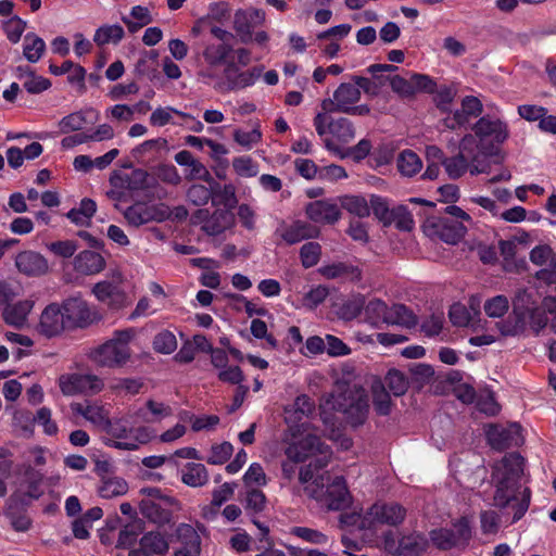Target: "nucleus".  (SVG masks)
I'll return each instance as SVG.
<instances>
[{
  "label": "nucleus",
  "instance_id": "9d476101",
  "mask_svg": "<svg viewBox=\"0 0 556 556\" xmlns=\"http://www.w3.org/2000/svg\"><path fill=\"white\" fill-rule=\"evenodd\" d=\"M64 395L96 394L103 389V381L96 375L67 374L59 378Z\"/></svg>",
  "mask_w": 556,
  "mask_h": 556
},
{
  "label": "nucleus",
  "instance_id": "bf43d9fd",
  "mask_svg": "<svg viewBox=\"0 0 556 556\" xmlns=\"http://www.w3.org/2000/svg\"><path fill=\"white\" fill-rule=\"evenodd\" d=\"M477 139L478 137L475 135V132L465 135L460 140L458 153L462 154L467 160L477 162L478 150L481 151L480 141H478Z\"/></svg>",
  "mask_w": 556,
  "mask_h": 556
},
{
  "label": "nucleus",
  "instance_id": "473e14b6",
  "mask_svg": "<svg viewBox=\"0 0 556 556\" xmlns=\"http://www.w3.org/2000/svg\"><path fill=\"white\" fill-rule=\"evenodd\" d=\"M328 131L342 143H348L355 138L354 125L346 117L330 118Z\"/></svg>",
  "mask_w": 556,
  "mask_h": 556
},
{
  "label": "nucleus",
  "instance_id": "c756f323",
  "mask_svg": "<svg viewBox=\"0 0 556 556\" xmlns=\"http://www.w3.org/2000/svg\"><path fill=\"white\" fill-rule=\"evenodd\" d=\"M396 166L401 175L405 177H413L421 170L422 161L416 152L406 149L399 154L396 159Z\"/></svg>",
  "mask_w": 556,
  "mask_h": 556
},
{
  "label": "nucleus",
  "instance_id": "f3484780",
  "mask_svg": "<svg viewBox=\"0 0 556 556\" xmlns=\"http://www.w3.org/2000/svg\"><path fill=\"white\" fill-rule=\"evenodd\" d=\"M305 213L313 223L317 224H334L341 217L338 205L327 200L308 203Z\"/></svg>",
  "mask_w": 556,
  "mask_h": 556
},
{
  "label": "nucleus",
  "instance_id": "5701e85b",
  "mask_svg": "<svg viewBox=\"0 0 556 556\" xmlns=\"http://www.w3.org/2000/svg\"><path fill=\"white\" fill-rule=\"evenodd\" d=\"M75 269L85 275H94L103 270L105 266L104 257L94 251H81L75 257Z\"/></svg>",
  "mask_w": 556,
  "mask_h": 556
},
{
  "label": "nucleus",
  "instance_id": "7ed1b4c3",
  "mask_svg": "<svg viewBox=\"0 0 556 556\" xmlns=\"http://www.w3.org/2000/svg\"><path fill=\"white\" fill-rule=\"evenodd\" d=\"M132 336L131 329L115 331L111 339L92 352V359L102 367H123L131 356L129 342Z\"/></svg>",
  "mask_w": 556,
  "mask_h": 556
},
{
  "label": "nucleus",
  "instance_id": "72a5a7b5",
  "mask_svg": "<svg viewBox=\"0 0 556 556\" xmlns=\"http://www.w3.org/2000/svg\"><path fill=\"white\" fill-rule=\"evenodd\" d=\"M46 51L45 40L35 33H28L24 37L23 55L30 63H37Z\"/></svg>",
  "mask_w": 556,
  "mask_h": 556
},
{
  "label": "nucleus",
  "instance_id": "a19ab883",
  "mask_svg": "<svg viewBox=\"0 0 556 556\" xmlns=\"http://www.w3.org/2000/svg\"><path fill=\"white\" fill-rule=\"evenodd\" d=\"M364 307V296L361 294L353 295L345 300L336 311L338 318L350 321L356 318Z\"/></svg>",
  "mask_w": 556,
  "mask_h": 556
},
{
  "label": "nucleus",
  "instance_id": "09e8293b",
  "mask_svg": "<svg viewBox=\"0 0 556 556\" xmlns=\"http://www.w3.org/2000/svg\"><path fill=\"white\" fill-rule=\"evenodd\" d=\"M330 483V476L328 472L316 476V478L304 488V492L311 497L320 503L327 495V484Z\"/></svg>",
  "mask_w": 556,
  "mask_h": 556
},
{
  "label": "nucleus",
  "instance_id": "6e6552de",
  "mask_svg": "<svg viewBox=\"0 0 556 556\" xmlns=\"http://www.w3.org/2000/svg\"><path fill=\"white\" fill-rule=\"evenodd\" d=\"M60 307L68 330L86 328L99 318L87 302L78 296L66 299Z\"/></svg>",
  "mask_w": 556,
  "mask_h": 556
},
{
  "label": "nucleus",
  "instance_id": "338daca9",
  "mask_svg": "<svg viewBox=\"0 0 556 556\" xmlns=\"http://www.w3.org/2000/svg\"><path fill=\"white\" fill-rule=\"evenodd\" d=\"M374 215L382 222L384 225L391 224V213L392 210L389 208L388 202L386 199L379 195H371L370 198V206Z\"/></svg>",
  "mask_w": 556,
  "mask_h": 556
},
{
  "label": "nucleus",
  "instance_id": "0e129e2a",
  "mask_svg": "<svg viewBox=\"0 0 556 556\" xmlns=\"http://www.w3.org/2000/svg\"><path fill=\"white\" fill-rule=\"evenodd\" d=\"M168 142L164 138L146 140L132 149L131 154L136 160L142 159L147 153L160 150H166Z\"/></svg>",
  "mask_w": 556,
  "mask_h": 556
},
{
  "label": "nucleus",
  "instance_id": "39448f33",
  "mask_svg": "<svg viewBox=\"0 0 556 556\" xmlns=\"http://www.w3.org/2000/svg\"><path fill=\"white\" fill-rule=\"evenodd\" d=\"M262 68L253 67L248 71H241L233 61L226 63L222 73V78L213 84V89L218 93L225 94L238 91L247 87L253 86L260 78Z\"/></svg>",
  "mask_w": 556,
  "mask_h": 556
},
{
  "label": "nucleus",
  "instance_id": "aec40b11",
  "mask_svg": "<svg viewBox=\"0 0 556 556\" xmlns=\"http://www.w3.org/2000/svg\"><path fill=\"white\" fill-rule=\"evenodd\" d=\"M177 536L182 543V547L175 552V556H199L201 552V539L197 531L186 523L177 528Z\"/></svg>",
  "mask_w": 556,
  "mask_h": 556
},
{
  "label": "nucleus",
  "instance_id": "c85d7f7f",
  "mask_svg": "<svg viewBox=\"0 0 556 556\" xmlns=\"http://www.w3.org/2000/svg\"><path fill=\"white\" fill-rule=\"evenodd\" d=\"M315 410V403L313 400L305 395H299L292 405V409L286 410V421L287 422H299L304 417H309Z\"/></svg>",
  "mask_w": 556,
  "mask_h": 556
},
{
  "label": "nucleus",
  "instance_id": "bb28decb",
  "mask_svg": "<svg viewBox=\"0 0 556 556\" xmlns=\"http://www.w3.org/2000/svg\"><path fill=\"white\" fill-rule=\"evenodd\" d=\"M31 308L33 303L30 301H20L13 305L4 307L2 316L8 325L21 328L25 324L27 315L30 313Z\"/></svg>",
  "mask_w": 556,
  "mask_h": 556
},
{
  "label": "nucleus",
  "instance_id": "ddd939ff",
  "mask_svg": "<svg viewBox=\"0 0 556 556\" xmlns=\"http://www.w3.org/2000/svg\"><path fill=\"white\" fill-rule=\"evenodd\" d=\"M521 430V426L518 424H511L507 427L494 426L488 432L489 443L497 451L519 446L523 443Z\"/></svg>",
  "mask_w": 556,
  "mask_h": 556
},
{
  "label": "nucleus",
  "instance_id": "49530a36",
  "mask_svg": "<svg viewBox=\"0 0 556 556\" xmlns=\"http://www.w3.org/2000/svg\"><path fill=\"white\" fill-rule=\"evenodd\" d=\"M231 50L228 43L208 45L203 51V58L208 65L216 66L226 61Z\"/></svg>",
  "mask_w": 556,
  "mask_h": 556
},
{
  "label": "nucleus",
  "instance_id": "6e6d98bb",
  "mask_svg": "<svg viewBox=\"0 0 556 556\" xmlns=\"http://www.w3.org/2000/svg\"><path fill=\"white\" fill-rule=\"evenodd\" d=\"M452 525V530H454V538L457 546L468 545L472 535L471 522L469 518L463 516L459 519L455 520Z\"/></svg>",
  "mask_w": 556,
  "mask_h": 556
},
{
  "label": "nucleus",
  "instance_id": "13d9d810",
  "mask_svg": "<svg viewBox=\"0 0 556 556\" xmlns=\"http://www.w3.org/2000/svg\"><path fill=\"white\" fill-rule=\"evenodd\" d=\"M321 247L317 242H307L300 249V257L303 267L311 268L315 266L320 258Z\"/></svg>",
  "mask_w": 556,
  "mask_h": 556
},
{
  "label": "nucleus",
  "instance_id": "3c124183",
  "mask_svg": "<svg viewBox=\"0 0 556 556\" xmlns=\"http://www.w3.org/2000/svg\"><path fill=\"white\" fill-rule=\"evenodd\" d=\"M319 271L327 279H336L345 275H352L356 278L361 277V271L357 267L348 265L345 263H337L323 266Z\"/></svg>",
  "mask_w": 556,
  "mask_h": 556
},
{
  "label": "nucleus",
  "instance_id": "8fccbe9b",
  "mask_svg": "<svg viewBox=\"0 0 556 556\" xmlns=\"http://www.w3.org/2000/svg\"><path fill=\"white\" fill-rule=\"evenodd\" d=\"M443 166L451 179H457L469 168V160L458 153L455 156L444 159Z\"/></svg>",
  "mask_w": 556,
  "mask_h": 556
},
{
  "label": "nucleus",
  "instance_id": "f8f14e48",
  "mask_svg": "<svg viewBox=\"0 0 556 556\" xmlns=\"http://www.w3.org/2000/svg\"><path fill=\"white\" fill-rule=\"evenodd\" d=\"M265 22V12L261 9L249 8L238 10L233 16V29L243 43L250 42L253 29Z\"/></svg>",
  "mask_w": 556,
  "mask_h": 556
},
{
  "label": "nucleus",
  "instance_id": "c9c22d12",
  "mask_svg": "<svg viewBox=\"0 0 556 556\" xmlns=\"http://www.w3.org/2000/svg\"><path fill=\"white\" fill-rule=\"evenodd\" d=\"M383 383L394 396L404 395L410 386L409 378L396 368H392L387 372Z\"/></svg>",
  "mask_w": 556,
  "mask_h": 556
},
{
  "label": "nucleus",
  "instance_id": "4c0bfd02",
  "mask_svg": "<svg viewBox=\"0 0 556 556\" xmlns=\"http://www.w3.org/2000/svg\"><path fill=\"white\" fill-rule=\"evenodd\" d=\"M181 480L189 486L198 488L206 484L208 473L203 464L189 463L186 466V471L182 473Z\"/></svg>",
  "mask_w": 556,
  "mask_h": 556
},
{
  "label": "nucleus",
  "instance_id": "4468645a",
  "mask_svg": "<svg viewBox=\"0 0 556 556\" xmlns=\"http://www.w3.org/2000/svg\"><path fill=\"white\" fill-rule=\"evenodd\" d=\"M68 330L59 304H49L41 313L37 331L46 338H53Z\"/></svg>",
  "mask_w": 556,
  "mask_h": 556
},
{
  "label": "nucleus",
  "instance_id": "e2e57ef3",
  "mask_svg": "<svg viewBox=\"0 0 556 556\" xmlns=\"http://www.w3.org/2000/svg\"><path fill=\"white\" fill-rule=\"evenodd\" d=\"M87 121L81 112H74L64 116L59 122L60 131L62 134H68L72 131L80 130L85 127Z\"/></svg>",
  "mask_w": 556,
  "mask_h": 556
},
{
  "label": "nucleus",
  "instance_id": "1a4fd4ad",
  "mask_svg": "<svg viewBox=\"0 0 556 556\" xmlns=\"http://www.w3.org/2000/svg\"><path fill=\"white\" fill-rule=\"evenodd\" d=\"M430 236L438 237L448 244H457L467 232V227L460 220L451 217H431L425 224Z\"/></svg>",
  "mask_w": 556,
  "mask_h": 556
},
{
  "label": "nucleus",
  "instance_id": "4d7b16f0",
  "mask_svg": "<svg viewBox=\"0 0 556 556\" xmlns=\"http://www.w3.org/2000/svg\"><path fill=\"white\" fill-rule=\"evenodd\" d=\"M212 182L210 184V188L195 184L190 186L187 190V199L195 206L205 205L210 200H212Z\"/></svg>",
  "mask_w": 556,
  "mask_h": 556
},
{
  "label": "nucleus",
  "instance_id": "5fc2aeb1",
  "mask_svg": "<svg viewBox=\"0 0 556 556\" xmlns=\"http://www.w3.org/2000/svg\"><path fill=\"white\" fill-rule=\"evenodd\" d=\"M483 308L489 317L500 318L508 312L509 302L505 295H495L485 301Z\"/></svg>",
  "mask_w": 556,
  "mask_h": 556
},
{
  "label": "nucleus",
  "instance_id": "9b49d317",
  "mask_svg": "<svg viewBox=\"0 0 556 556\" xmlns=\"http://www.w3.org/2000/svg\"><path fill=\"white\" fill-rule=\"evenodd\" d=\"M169 551V535L160 530L147 531L139 539V547L131 548L128 556H164Z\"/></svg>",
  "mask_w": 556,
  "mask_h": 556
},
{
  "label": "nucleus",
  "instance_id": "a878e982",
  "mask_svg": "<svg viewBox=\"0 0 556 556\" xmlns=\"http://www.w3.org/2000/svg\"><path fill=\"white\" fill-rule=\"evenodd\" d=\"M213 205H224V208L232 211L238 204L236 187L232 184L220 186L213 179L212 182Z\"/></svg>",
  "mask_w": 556,
  "mask_h": 556
},
{
  "label": "nucleus",
  "instance_id": "2f4dec72",
  "mask_svg": "<svg viewBox=\"0 0 556 556\" xmlns=\"http://www.w3.org/2000/svg\"><path fill=\"white\" fill-rule=\"evenodd\" d=\"M372 406L378 415L388 416L392 409V401L384 383L380 380L371 386Z\"/></svg>",
  "mask_w": 556,
  "mask_h": 556
},
{
  "label": "nucleus",
  "instance_id": "79ce46f5",
  "mask_svg": "<svg viewBox=\"0 0 556 556\" xmlns=\"http://www.w3.org/2000/svg\"><path fill=\"white\" fill-rule=\"evenodd\" d=\"M341 207L359 218L370 214V207L365 198L361 195H344L340 198Z\"/></svg>",
  "mask_w": 556,
  "mask_h": 556
},
{
  "label": "nucleus",
  "instance_id": "e433bc0d",
  "mask_svg": "<svg viewBox=\"0 0 556 556\" xmlns=\"http://www.w3.org/2000/svg\"><path fill=\"white\" fill-rule=\"evenodd\" d=\"M363 309L366 320L372 326L378 327L380 324H386L389 306L383 301L370 300L367 304L364 303Z\"/></svg>",
  "mask_w": 556,
  "mask_h": 556
},
{
  "label": "nucleus",
  "instance_id": "b1692460",
  "mask_svg": "<svg viewBox=\"0 0 556 556\" xmlns=\"http://www.w3.org/2000/svg\"><path fill=\"white\" fill-rule=\"evenodd\" d=\"M386 324L409 329L414 328L418 324V318L406 305L399 303L389 307Z\"/></svg>",
  "mask_w": 556,
  "mask_h": 556
},
{
  "label": "nucleus",
  "instance_id": "680f3d73",
  "mask_svg": "<svg viewBox=\"0 0 556 556\" xmlns=\"http://www.w3.org/2000/svg\"><path fill=\"white\" fill-rule=\"evenodd\" d=\"M26 26V22L17 15L12 16L3 23L4 33L12 43H17L20 41Z\"/></svg>",
  "mask_w": 556,
  "mask_h": 556
},
{
  "label": "nucleus",
  "instance_id": "f704fd0d",
  "mask_svg": "<svg viewBox=\"0 0 556 556\" xmlns=\"http://www.w3.org/2000/svg\"><path fill=\"white\" fill-rule=\"evenodd\" d=\"M333 97L342 105L343 113L353 104H356L362 97L359 88L355 84L342 83L333 92Z\"/></svg>",
  "mask_w": 556,
  "mask_h": 556
},
{
  "label": "nucleus",
  "instance_id": "f03ea898",
  "mask_svg": "<svg viewBox=\"0 0 556 556\" xmlns=\"http://www.w3.org/2000/svg\"><path fill=\"white\" fill-rule=\"evenodd\" d=\"M547 313L543 303L538 305L532 293L520 289L513 299L510 314L495 326L503 337L519 336L526 331L528 325L535 334H539L547 326Z\"/></svg>",
  "mask_w": 556,
  "mask_h": 556
},
{
  "label": "nucleus",
  "instance_id": "c03bdc74",
  "mask_svg": "<svg viewBox=\"0 0 556 556\" xmlns=\"http://www.w3.org/2000/svg\"><path fill=\"white\" fill-rule=\"evenodd\" d=\"M24 483L26 484L25 494L30 498H39L42 494L40 484L42 482V475L36 470L31 465L24 466Z\"/></svg>",
  "mask_w": 556,
  "mask_h": 556
},
{
  "label": "nucleus",
  "instance_id": "864d4df0",
  "mask_svg": "<svg viewBox=\"0 0 556 556\" xmlns=\"http://www.w3.org/2000/svg\"><path fill=\"white\" fill-rule=\"evenodd\" d=\"M391 218V224L394 223L400 230L410 231L415 226L413 215L405 205L393 207Z\"/></svg>",
  "mask_w": 556,
  "mask_h": 556
},
{
  "label": "nucleus",
  "instance_id": "de8ad7c7",
  "mask_svg": "<svg viewBox=\"0 0 556 556\" xmlns=\"http://www.w3.org/2000/svg\"><path fill=\"white\" fill-rule=\"evenodd\" d=\"M128 490L127 482L122 478H110L102 482L98 492L103 498H112L125 494Z\"/></svg>",
  "mask_w": 556,
  "mask_h": 556
},
{
  "label": "nucleus",
  "instance_id": "37998d69",
  "mask_svg": "<svg viewBox=\"0 0 556 556\" xmlns=\"http://www.w3.org/2000/svg\"><path fill=\"white\" fill-rule=\"evenodd\" d=\"M124 29L121 25H104L96 30L93 41L98 46H104L110 42L117 43L124 37Z\"/></svg>",
  "mask_w": 556,
  "mask_h": 556
},
{
  "label": "nucleus",
  "instance_id": "774afa93",
  "mask_svg": "<svg viewBox=\"0 0 556 556\" xmlns=\"http://www.w3.org/2000/svg\"><path fill=\"white\" fill-rule=\"evenodd\" d=\"M233 452V446L230 442H223L220 444L213 445L211 448V456L206 459L208 464L222 465L226 463Z\"/></svg>",
  "mask_w": 556,
  "mask_h": 556
},
{
  "label": "nucleus",
  "instance_id": "58836bf2",
  "mask_svg": "<svg viewBox=\"0 0 556 556\" xmlns=\"http://www.w3.org/2000/svg\"><path fill=\"white\" fill-rule=\"evenodd\" d=\"M141 515L153 523L164 525L169 521L170 514L152 500H142L140 502Z\"/></svg>",
  "mask_w": 556,
  "mask_h": 556
},
{
  "label": "nucleus",
  "instance_id": "0eeeda50",
  "mask_svg": "<svg viewBox=\"0 0 556 556\" xmlns=\"http://www.w3.org/2000/svg\"><path fill=\"white\" fill-rule=\"evenodd\" d=\"M471 129L480 141L483 154H492L493 144L489 147L485 143L489 139H491L492 143L502 144L508 138L507 125L490 115L480 117Z\"/></svg>",
  "mask_w": 556,
  "mask_h": 556
},
{
  "label": "nucleus",
  "instance_id": "a18cd8bd",
  "mask_svg": "<svg viewBox=\"0 0 556 556\" xmlns=\"http://www.w3.org/2000/svg\"><path fill=\"white\" fill-rule=\"evenodd\" d=\"M408 371L410 374L409 382L417 389L430 382L434 375V370L430 365L421 363L409 366Z\"/></svg>",
  "mask_w": 556,
  "mask_h": 556
},
{
  "label": "nucleus",
  "instance_id": "69168bd1",
  "mask_svg": "<svg viewBox=\"0 0 556 556\" xmlns=\"http://www.w3.org/2000/svg\"><path fill=\"white\" fill-rule=\"evenodd\" d=\"M266 506V496L258 489L247 491L244 508L247 511L257 514L264 510Z\"/></svg>",
  "mask_w": 556,
  "mask_h": 556
},
{
  "label": "nucleus",
  "instance_id": "a211bd4d",
  "mask_svg": "<svg viewBox=\"0 0 556 556\" xmlns=\"http://www.w3.org/2000/svg\"><path fill=\"white\" fill-rule=\"evenodd\" d=\"M369 515L379 523L397 526L403 522L406 510L397 503H377L370 507Z\"/></svg>",
  "mask_w": 556,
  "mask_h": 556
},
{
  "label": "nucleus",
  "instance_id": "ea45409f",
  "mask_svg": "<svg viewBox=\"0 0 556 556\" xmlns=\"http://www.w3.org/2000/svg\"><path fill=\"white\" fill-rule=\"evenodd\" d=\"M235 483H224L222 486L213 491V498L211 505L204 508V517L208 518L214 517L217 513V509L229 498L232 497L235 492Z\"/></svg>",
  "mask_w": 556,
  "mask_h": 556
},
{
  "label": "nucleus",
  "instance_id": "393cba45",
  "mask_svg": "<svg viewBox=\"0 0 556 556\" xmlns=\"http://www.w3.org/2000/svg\"><path fill=\"white\" fill-rule=\"evenodd\" d=\"M325 147L327 150L340 155V157L350 156L354 161L359 162L370 153L371 142L368 139H362L357 144L343 152L333 140L327 138L325 139Z\"/></svg>",
  "mask_w": 556,
  "mask_h": 556
},
{
  "label": "nucleus",
  "instance_id": "cd10ccee",
  "mask_svg": "<svg viewBox=\"0 0 556 556\" xmlns=\"http://www.w3.org/2000/svg\"><path fill=\"white\" fill-rule=\"evenodd\" d=\"M144 530V522L141 519H136L125 525L118 533L116 548L129 549L138 541L139 534Z\"/></svg>",
  "mask_w": 556,
  "mask_h": 556
},
{
  "label": "nucleus",
  "instance_id": "f257e3e1",
  "mask_svg": "<svg viewBox=\"0 0 556 556\" xmlns=\"http://www.w3.org/2000/svg\"><path fill=\"white\" fill-rule=\"evenodd\" d=\"M525 470V458L519 453H509L494 467L496 480L493 505L501 510L510 508L514 514L511 523L519 521L531 502V490L525 488L518 496L520 479Z\"/></svg>",
  "mask_w": 556,
  "mask_h": 556
},
{
  "label": "nucleus",
  "instance_id": "412c9836",
  "mask_svg": "<svg viewBox=\"0 0 556 556\" xmlns=\"http://www.w3.org/2000/svg\"><path fill=\"white\" fill-rule=\"evenodd\" d=\"M71 409L73 413L83 416L85 419L90 421L91 424L104 428L105 425H109V413L105 408L97 403L86 402L83 403H72Z\"/></svg>",
  "mask_w": 556,
  "mask_h": 556
},
{
  "label": "nucleus",
  "instance_id": "4be33fe9",
  "mask_svg": "<svg viewBox=\"0 0 556 556\" xmlns=\"http://www.w3.org/2000/svg\"><path fill=\"white\" fill-rule=\"evenodd\" d=\"M235 224V215L230 210L216 208L210 219L201 227L208 236H218Z\"/></svg>",
  "mask_w": 556,
  "mask_h": 556
},
{
  "label": "nucleus",
  "instance_id": "423d86ee",
  "mask_svg": "<svg viewBox=\"0 0 556 556\" xmlns=\"http://www.w3.org/2000/svg\"><path fill=\"white\" fill-rule=\"evenodd\" d=\"M128 225L140 227L152 222H164L170 217L169 207L164 203L151 204L143 201L135 202L123 212Z\"/></svg>",
  "mask_w": 556,
  "mask_h": 556
},
{
  "label": "nucleus",
  "instance_id": "052dcab7",
  "mask_svg": "<svg viewBox=\"0 0 556 556\" xmlns=\"http://www.w3.org/2000/svg\"><path fill=\"white\" fill-rule=\"evenodd\" d=\"M153 348L156 352L170 354L177 348L175 334L167 330L157 333L153 339Z\"/></svg>",
  "mask_w": 556,
  "mask_h": 556
},
{
  "label": "nucleus",
  "instance_id": "7c9ffc66",
  "mask_svg": "<svg viewBox=\"0 0 556 556\" xmlns=\"http://www.w3.org/2000/svg\"><path fill=\"white\" fill-rule=\"evenodd\" d=\"M96 211V202L89 198H85L80 201L79 207H74L67 212L66 217L78 226H88Z\"/></svg>",
  "mask_w": 556,
  "mask_h": 556
},
{
  "label": "nucleus",
  "instance_id": "20e7f679",
  "mask_svg": "<svg viewBox=\"0 0 556 556\" xmlns=\"http://www.w3.org/2000/svg\"><path fill=\"white\" fill-rule=\"evenodd\" d=\"M384 551L392 556H422L429 547V540L424 533L413 531L396 534L392 530L382 534Z\"/></svg>",
  "mask_w": 556,
  "mask_h": 556
},
{
  "label": "nucleus",
  "instance_id": "6ab92c4d",
  "mask_svg": "<svg viewBox=\"0 0 556 556\" xmlns=\"http://www.w3.org/2000/svg\"><path fill=\"white\" fill-rule=\"evenodd\" d=\"M319 235L320 230L316 226L303 220H295L281 229L280 237L288 244H295L305 239L318 238Z\"/></svg>",
  "mask_w": 556,
  "mask_h": 556
},
{
  "label": "nucleus",
  "instance_id": "2eb2a0df",
  "mask_svg": "<svg viewBox=\"0 0 556 556\" xmlns=\"http://www.w3.org/2000/svg\"><path fill=\"white\" fill-rule=\"evenodd\" d=\"M15 267L27 277H39L48 273L47 258L39 252L26 250L15 256Z\"/></svg>",
  "mask_w": 556,
  "mask_h": 556
},
{
  "label": "nucleus",
  "instance_id": "603ef678",
  "mask_svg": "<svg viewBox=\"0 0 556 556\" xmlns=\"http://www.w3.org/2000/svg\"><path fill=\"white\" fill-rule=\"evenodd\" d=\"M431 542L439 549H451L457 546L454 538V530L447 528L434 529L429 533Z\"/></svg>",
  "mask_w": 556,
  "mask_h": 556
},
{
  "label": "nucleus",
  "instance_id": "dca6fc26",
  "mask_svg": "<svg viewBox=\"0 0 556 556\" xmlns=\"http://www.w3.org/2000/svg\"><path fill=\"white\" fill-rule=\"evenodd\" d=\"M351 503V496L343 477H336L327 484V495L323 504L329 510H341L346 508Z\"/></svg>",
  "mask_w": 556,
  "mask_h": 556
}]
</instances>
